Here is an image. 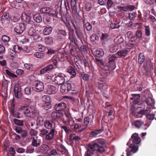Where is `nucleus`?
<instances>
[{"mask_svg":"<svg viewBox=\"0 0 156 156\" xmlns=\"http://www.w3.org/2000/svg\"><path fill=\"white\" fill-rule=\"evenodd\" d=\"M14 123L17 125L19 126H23V121L22 120H20L17 119H15L13 120Z\"/></svg>","mask_w":156,"mask_h":156,"instance_id":"47","label":"nucleus"},{"mask_svg":"<svg viewBox=\"0 0 156 156\" xmlns=\"http://www.w3.org/2000/svg\"><path fill=\"white\" fill-rule=\"evenodd\" d=\"M1 21L2 25L5 27H7L10 22L9 14L8 13H4L1 17Z\"/></svg>","mask_w":156,"mask_h":156,"instance_id":"7","label":"nucleus"},{"mask_svg":"<svg viewBox=\"0 0 156 156\" xmlns=\"http://www.w3.org/2000/svg\"><path fill=\"white\" fill-rule=\"evenodd\" d=\"M36 122L37 125L43 126L44 123V118L41 116H38L37 118Z\"/></svg>","mask_w":156,"mask_h":156,"instance_id":"22","label":"nucleus"},{"mask_svg":"<svg viewBox=\"0 0 156 156\" xmlns=\"http://www.w3.org/2000/svg\"><path fill=\"white\" fill-rule=\"evenodd\" d=\"M74 87L73 83L71 81H69L61 85V91L63 93L67 94L70 90H75Z\"/></svg>","mask_w":156,"mask_h":156,"instance_id":"5","label":"nucleus"},{"mask_svg":"<svg viewBox=\"0 0 156 156\" xmlns=\"http://www.w3.org/2000/svg\"><path fill=\"white\" fill-rule=\"evenodd\" d=\"M109 38L108 34L105 33H102L101 35V39L103 41H107Z\"/></svg>","mask_w":156,"mask_h":156,"instance_id":"57","label":"nucleus"},{"mask_svg":"<svg viewBox=\"0 0 156 156\" xmlns=\"http://www.w3.org/2000/svg\"><path fill=\"white\" fill-rule=\"evenodd\" d=\"M115 68V64H109L108 63L106 66H104V69L105 70L112 71Z\"/></svg>","mask_w":156,"mask_h":156,"instance_id":"20","label":"nucleus"},{"mask_svg":"<svg viewBox=\"0 0 156 156\" xmlns=\"http://www.w3.org/2000/svg\"><path fill=\"white\" fill-rule=\"evenodd\" d=\"M94 119V116L91 114L88 115V124L90 123V125H92L93 124V122Z\"/></svg>","mask_w":156,"mask_h":156,"instance_id":"59","label":"nucleus"},{"mask_svg":"<svg viewBox=\"0 0 156 156\" xmlns=\"http://www.w3.org/2000/svg\"><path fill=\"white\" fill-rule=\"evenodd\" d=\"M119 49L118 46L116 44H111L109 47V51L112 53L116 52Z\"/></svg>","mask_w":156,"mask_h":156,"instance_id":"25","label":"nucleus"},{"mask_svg":"<svg viewBox=\"0 0 156 156\" xmlns=\"http://www.w3.org/2000/svg\"><path fill=\"white\" fill-rule=\"evenodd\" d=\"M99 143L100 144L96 142L92 144H88V153H89V148L93 151H94L95 149H96L98 152L101 153H102L105 152V150L102 145L104 142L101 141L99 142ZM88 156H91V155L88 154Z\"/></svg>","mask_w":156,"mask_h":156,"instance_id":"4","label":"nucleus"},{"mask_svg":"<svg viewBox=\"0 0 156 156\" xmlns=\"http://www.w3.org/2000/svg\"><path fill=\"white\" fill-rule=\"evenodd\" d=\"M145 102L148 105H152L153 103V99L149 97L145 100Z\"/></svg>","mask_w":156,"mask_h":156,"instance_id":"51","label":"nucleus"},{"mask_svg":"<svg viewBox=\"0 0 156 156\" xmlns=\"http://www.w3.org/2000/svg\"><path fill=\"white\" fill-rule=\"evenodd\" d=\"M104 131V130L102 129L93 130L90 133V137L95 136L103 132Z\"/></svg>","mask_w":156,"mask_h":156,"instance_id":"21","label":"nucleus"},{"mask_svg":"<svg viewBox=\"0 0 156 156\" xmlns=\"http://www.w3.org/2000/svg\"><path fill=\"white\" fill-rule=\"evenodd\" d=\"M127 37L129 39H135V37L133 36V32L131 31H128L127 33Z\"/></svg>","mask_w":156,"mask_h":156,"instance_id":"54","label":"nucleus"},{"mask_svg":"<svg viewBox=\"0 0 156 156\" xmlns=\"http://www.w3.org/2000/svg\"><path fill=\"white\" fill-rule=\"evenodd\" d=\"M76 0H71V7L72 10L76 12L77 6H76Z\"/></svg>","mask_w":156,"mask_h":156,"instance_id":"31","label":"nucleus"},{"mask_svg":"<svg viewBox=\"0 0 156 156\" xmlns=\"http://www.w3.org/2000/svg\"><path fill=\"white\" fill-rule=\"evenodd\" d=\"M31 145L32 146L37 147L40 146L41 143V140L40 137L38 136L32 137L31 138Z\"/></svg>","mask_w":156,"mask_h":156,"instance_id":"10","label":"nucleus"},{"mask_svg":"<svg viewBox=\"0 0 156 156\" xmlns=\"http://www.w3.org/2000/svg\"><path fill=\"white\" fill-rule=\"evenodd\" d=\"M36 31L34 27H31L29 30L28 34L31 36H34L36 34Z\"/></svg>","mask_w":156,"mask_h":156,"instance_id":"42","label":"nucleus"},{"mask_svg":"<svg viewBox=\"0 0 156 156\" xmlns=\"http://www.w3.org/2000/svg\"><path fill=\"white\" fill-rule=\"evenodd\" d=\"M145 33L146 36L147 37H149L151 35L150 28L149 26H145Z\"/></svg>","mask_w":156,"mask_h":156,"instance_id":"37","label":"nucleus"},{"mask_svg":"<svg viewBox=\"0 0 156 156\" xmlns=\"http://www.w3.org/2000/svg\"><path fill=\"white\" fill-rule=\"evenodd\" d=\"M85 8L86 11H84L83 13V21L84 24V28H85L86 30H88V25H87V24L88 23V18L87 17V11L88 10V8L87 5H85Z\"/></svg>","mask_w":156,"mask_h":156,"instance_id":"13","label":"nucleus"},{"mask_svg":"<svg viewBox=\"0 0 156 156\" xmlns=\"http://www.w3.org/2000/svg\"><path fill=\"white\" fill-rule=\"evenodd\" d=\"M45 41L46 44L51 45L53 43V39L50 36H48L45 38Z\"/></svg>","mask_w":156,"mask_h":156,"instance_id":"34","label":"nucleus"},{"mask_svg":"<svg viewBox=\"0 0 156 156\" xmlns=\"http://www.w3.org/2000/svg\"><path fill=\"white\" fill-rule=\"evenodd\" d=\"M44 55V54L43 52H36L34 54V56L38 58H42Z\"/></svg>","mask_w":156,"mask_h":156,"instance_id":"50","label":"nucleus"},{"mask_svg":"<svg viewBox=\"0 0 156 156\" xmlns=\"http://www.w3.org/2000/svg\"><path fill=\"white\" fill-rule=\"evenodd\" d=\"M143 1L146 4L150 6L154 4V0H143Z\"/></svg>","mask_w":156,"mask_h":156,"instance_id":"56","label":"nucleus"},{"mask_svg":"<svg viewBox=\"0 0 156 156\" xmlns=\"http://www.w3.org/2000/svg\"><path fill=\"white\" fill-rule=\"evenodd\" d=\"M95 54V58L100 59L104 56V52L102 49L98 48L96 50Z\"/></svg>","mask_w":156,"mask_h":156,"instance_id":"19","label":"nucleus"},{"mask_svg":"<svg viewBox=\"0 0 156 156\" xmlns=\"http://www.w3.org/2000/svg\"><path fill=\"white\" fill-rule=\"evenodd\" d=\"M13 49L15 52L19 53L22 51V48L19 46L18 45L16 44L13 46Z\"/></svg>","mask_w":156,"mask_h":156,"instance_id":"45","label":"nucleus"},{"mask_svg":"<svg viewBox=\"0 0 156 156\" xmlns=\"http://www.w3.org/2000/svg\"><path fill=\"white\" fill-rule=\"evenodd\" d=\"M34 152V149L32 146H28L26 149V153H32Z\"/></svg>","mask_w":156,"mask_h":156,"instance_id":"43","label":"nucleus"},{"mask_svg":"<svg viewBox=\"0 0 156 156\" xmlns=\"http://www.w3.org/2000/svg\"><path fill=\"white\" fill-rule=\"evenodd\" d=\"M66 104L63 102L56 104L55 106V108L57 111H64L66 108Z\"/></svg>","mask_w":156,"mask_h":156,"instance_id":"12","label":"nucleus"},{"mask_svg":"<svg viewBox=\"0 0 156 156\" xmlns=\"http://www.w3.org/2000/svg\"><path fill=\"white\" fill-rule=\"evenodd\" d=\"M42 150L40 151H42L45 153H48L50 151V148L48 145L46 144H43L41 146Z\"/></svg>","mask_w":156,"mask_h":156,"instance_id":"30","label":"nucleus"},{"mask_svg":"<svg viewBox=\"0 0 156 156\" xmlns=\"http://www.w3.org/2000/svg\"><path fill=\"white\" fill-rule=\"evenodd\" d=\"M63 115V112L59 111H54L51 114V117L53 120L59 119Z\"/></svg>","mask_w":156,"mask_h":156,"instance_id":"11","label":"nucleus"},{"mask_svg":"<svg viewBox=\"0 0 156 156\" xmlns=\"http://www.w3.org/2000/svg\"><path fill=\"white\" fill-rule=\"evenodd\" d=\"M34 19L37 23H41L42 21V18L39 13H37L34 15Z\"/></svg>","mask_w":156,"mask_h":156,"instance_id":"28","label":"nucleus"},{"mask_svg":"<svg viewBox=\"0 0 156 156\" xmlns=\"http://www.w3.org/2000/svg\"><path fill=\"white\" fill-rule=\"evenodd\" d=\"M5 73L8 75V76L10 77L13 78H16L17 77V76L12 73L11 72L7 69H5Z\"/></svg>","mask_w":156,"mask_h":156,"instance_id":"49","label":"nucleus"},{"mask_svg":"<svg viewBox=\"0 0 156 156\" xmlns=\"http://www.w3.org/2000/svg\"><path fill=\"white\" fill-rule=\"evenodd\" d=\"M55 83L58 85H62L65 82L64 78L61 76H57L55 78Z\"/></svg>","mask_w":156,"mask_h":156,"instance_id":"15","label":"nucleus"},{"mask_svg":"<svg viewBox=\"0 0 156 156\" xmlns=\"http://www.w3.org/2000/svg\"><path fill=\"white\" fill-rule=\"evenodd\" d=\"M141 139L139 136L138 134L135 133L132 135L131 138L129 139L127 145H128L129 143H132L129 145V148L130 149H127L126 151L127 156H130L133 153L136 152L138 150V144L141 142Z\"/></svg>","mask_w":156,"mask_h":156,"instance_id":"1","label":"nucleus"},{"mask_svg":"<svg viewBox=\"0 0 156 156\" xmlns=\"http://www.w3.org/2000/svg\"><path fill=\"white\" fill-rule=\"evenodd\" d=\"M24 66L27 69L33 70V69L34 66L31 64L25 63Z\"/></svg>","mask_w":156,"mask_h":156,"instance_id":"48","label":"nucleus"},{"mask_svg":"<svg viewBox=\"0 0 156 156\" xmlns=\"http://www.w3.org/2000/svg\"><path fill=\"white\" fill-rule=\"evenodd\" d=\"M15 97L18 99H20L22 96L21 93V88L19 86H16L14 89Z\"/></svg>","mask_w":156,"mask_h":156,"instance_id":"14","label":"nucleus"},{"mask_svg":"<svg viewBox=\"0 0 156 156\" xmlns=\"http://www.w3.org/2000/svg\"><path fill=\"white\" fill-rule=\"evenodd\" d=\"M44 124V127L47 129H51L52 126V124L48 120L45 121Z\"/></svg>","mask_w":156,"mask_h":156,"instance_id":"41","label":"nucleus"},{"mask_svg":"<svg viewBox=\"0 0 156 156\" xmlns=\"http://www.w3.org/2000/svg\"><path fill=\"white\" fill-rule=\"evenodd\" d=\"M24 92L27 95H29L31 94V87H27L24 89Z\"/></svg>","mask_w":156,"mask_h":156,"instance_id":"64","label":"nucleus"},{"mask_svg":"<svg viewBox=\"0 0 156 156\" xmlns=\"http://www.w3.org/2000/svg\"><path fill=\"white\" fill-rule=\"evenodd\" d=\"M127 50H124L118 51L116 54L121 58H124L128 52Z\"/></svg>","mask_w":156,"mask_h":156,"instance_id":"23","label":"nucleus"},{"mask_svg":"<svg viewBox=\"0 0 156 156\" xmlns=\"http://www.w3.org/2000/svg\"><path fill=\"white\" fill-rule=\"evenodd\" d=\"M70 137L73 140L77 141L80 139V138L79 136H75L73 134H70L69 135Z\"/></svg>","mask_w":156,"mask_h":156,"instance_id":"63","label":"nucleus"},{"mask_svg":"<svg viewBox=\"0 0 156 156\" xmlns=\"http://www.w3.org/2000/svg\"><path fill=\"white\" fill-rule=\"evenodd\" d=\"M33 39L36 42H40L42 41V37L39 34H36L33 37Z\"/></svg>","mask_w":156,"mask_h":156,"instance_id":"38","label":"nucleus"},{"mask_svg":"<svg viewBox=\"0 0 156 156\" xmlns=\"http://www.w3.org/2000/svg\"><path fill=\"white\" fill-rule=\"evenodd\" d=\"M148 14L146 11L143 10L142 12V16L141 21L144 22H146L147 19L148 18L147 17Z\"/></svg>","mask_w":156,"mask_h":156,"instance_id":"33","label":"nucleus"},{"mask_svg":"<svg viewBox=\"0 0 156 156\" xmlns=\"http://www.w3.org/2000/svg\"><path fill=\"white\" fill-rule=\"evenodd\" d=\"M114 41L116 43L120 44L123 42L124 41V39L122 36L119 37H117L115 38Z\"/></svg>","mask_w":156,"mask_h":156,"instance_id":"39","label":"nucleus"},{"mask_svg":"<svg viewBox=\"0 0 156 156\" xmlns=\"http://www.w3.org/2000/svg\"><path fill=\"white\" fill-rule=\"evenodd\" d=\"M148 112V111L147 109L141 110L137 113L136 116V118H141L142 117L143 115H146Z\"/></svg>","mask_w":156,"mask_h":156,"instance_id":"24","label":"nucleus"},{"mask_svg":"<svg viewBox=\"0 0 156 156\" xmlns=\"http://www.w3.org/2000/svg\"><path fill=\"white\" fill-rule=\"evenodd\" d=\"M47 92L49 94H54L56 91V88L54 86L51 84L48 85L47 86Z\"/></svg>","mask_w":156,"mask_h":156,"instance_id":"16","label":"nucleus"},{"mask_svg":"<svg viewBox=\"0 0 156 156\" xmlns=\"http://www.w3.org/2000/svg\"><path fill=\"white\" fill-rule=\"evenodd\" d=\"M19 110L25 116L30 118L34 117L37 114L36 108L34 106L28 107L23 106L20 108Z\"/></svg>","mask_w":156,"mask_h":156,"instance_id":"2","label":"nucleus"},{"mask_svg":"<svg viewBox=\"0 0 156 156\" xmlns=\"http://www.w3.org/2000/svg\"><path fill=\"white\" fill-rule=\"evenodd\" d=\"M40 135L41 136L46 135L48 132V131L45 129H39Z\"/></svg>","mask_w":156,"mask_h":156,"instance_id":"53","label":"nucleus"},{"mask_svg":"<svg viewBox=\"0 0 156 156\" xmlns=\"http://www.w3.org/2000/svg\"><path fill=\"white\" fill-rule=\"evenodd\" d=\"M73 26L76 31V34L77 37L82 41L83 39V36L80 29L79 28L77 27L76 26L73 24Z\"/></svg>","mask_w":156,"mask_h":156,"instance_id":"18","label":"nucleus"},{"mask_svg":"<svg viewBox=\"0 0 156 156\" xmlns=\"http://www.w3.org/2000/svg\"><path fill=\"white\" fill-rule=\"evenodd\" d=\"M145 61V56L143 53L139 54L138 56V62L141 65Z\"/></svg>","mask_w":156,"mask_h":156,"instance_id":"27","label":"nucleus"},{"mask_svg":"<svg viewBox=\"0 0 156 156\" xmlns=\"http://www.w3.org/2000/svg\"><path fill=\"white\" fill-rule=\"evenodd\" d=\"M57 132L55 129H52L46 135L45 139L47 140H51L54 137L55 133Z\"/></svg>","mask_w":156,"mask_h":156,"instance_id":"17","label":"nucleus"},{"mask_svg":"<svg viewBox=\"0 0 156 156\" xmlns=\"http://www.w3.org/2000/svg\"><path fill=\"white\" fill-rule=\"evenodd\" d=\"M33 89L37 92L43 91L44 88V86L43 82L39 81H36L33 83Z\"/></svg>","mask_w":156,"mask_h":156,"instance_id":"6","label":"nucleus"},{"mask_svg":"<svg viewBox=\"0 0 156 156\" xmlns=\"http://www.w3.org/2000/svg\"><path fill=\"white\" fill-rule=\"evenodd\" d=\"M52 30V28L51 27H47L44 30L43 33L44 35H49L51 33Z\"/></svg>","mask_w":156,"mask_h":156,"instance_id":"36","label":"nucleus"},{"mask_svg":"<svg viewBox=\"0 0 156 156\" xmlns=\"http://www.w3.org/2000/svg\"><path fill=\"white\" fill-rule=\"evenodd\" d=\"M136 41L135 40H130L126 43V45L127 47H133L136 44Z\"/></svg>","mask_w":156,"mask_h":156,"instance_id":"32","label":"nucleus"},{"mask_svg":"<svg viewBox=\"0 0 156 156\" xmlns=\"http://www.w3.org/2000/svg\"><path fill=\"white\" fill-rule=\"evenodd\" d=\"M110 27L112 29L118 28H119L120 26L116 23H112L110 26Z\"/></svg>","mask_w":156,"mask_h":156,"instance_id":"62","label":"nucleus"},{"mask_svg":"<svg viewBox=\"0 0 156 156\" xmlns=\"http://www.w3.org/2000/svg\"><path fill=\"white\" fill-rule=\"evenodd\" d=\"M42 101L44 102L50 103L51 99L50 96L48 95H44L42 97Z\"/></svg>","mask_w":156,"mask_h":156,"instance_id":"40","label":"nucleus"},{"mask_svg":"<svg viewBox=\"0 0 156 156\" xmlns=\"http://www.w3.org/2000/svg\"><path fill=\"white\" fill-rule=\"evenodd\" d=\"M116 57L115 55H113L111 56L108 59L109 61L108 63L109 64L114 63L115 62V60L116 58Z\"/></svg>","mask_w":156,"mask_h":156,"instance_id":"52","label":"nucleus"},{"mask_svg":"<svg viewBox=\"0 0 156 156\" xmlns=\"http://www.w3.org/2000/svg\"><path fill=\"white\" fill-rule=\"evenodd\" d=\"M133 125L135 127L139 129L144 125V122L141 120H137L135 121L133 123Z\"/></svg>","mask_w":156,"mask_h":156,"instance_id":"26","label":"nucleus"},{"mask_svg":"<svg viewBox=\"0 0 156 156\" xmlns=\"http://www.w3.org/2000/svg\"><path fill=\"white\" fill-rule=\"evenodd\" d=\"M135 39H138L140 40L143 39L142 33V31L140 30H137L135 35Z\"/></svg>","mask_w":156,"mask_h":156,"instance_id":"29","label":"nucleus"},{"mask_svg":"<svg viewBox=\"0 0 156 156\" xmlns=\"http://www.w3.org/2000/svg\"><path fill=\"white\" fill-rule=\"evenodd\" d=\"M99 39L98 37L95 34H93L90 37V40L91 41H95Z\"/></svg>","mask_w":156,"mask_h":156,"instance_id":"55","label":"nucleus"},{"mask_svg":"<svg viewBox=\"0 0 156 156\" xmlns=\"http://www.w3.org/2000/svg\"><path fill=\"white\" fill-rule=\"evenodd\" d=\"M148 19L152 23H155L156 22V18L154 16L152 15H150Z\"/></svg>","mask_w":156,"mask_h":156,"instance_id":"60","label":"nucleus"},{"mask_svg":"<svg viewBox=\"0 0 156 156\" xmlns=\"http://www.w3.org/2000/svg\"><path fill=\"white\" fill-rule=\"evenodd\" d=\"M40 106L44 107L45 108H49L51 107V105L50 103H48L47 102H44V103L42 104L40 103L39 104Z\"/></svg>","mask_w":156,"mask_h":156,"instance_id":"58","label":"nucleus"},{"mask_svg":"<svg viewBox=\"0 0 156 156\" xmlns=\"http://www.w3.org/2000/svg\"><path fill=\"white\" fill-rule=\"evenodd\" d=\"M2 40L4 42H8L10 40V38L6 35H3L2 37Z\"/></svg>","mask_w":156,"mask_h":156,"instance_id":"61","label":"nucleus"},{"mask_svg":"<svg viewBox=\"0 0 156 156\" xmlns=\"http://www.w3.org/2000/svg\"><path fill=\"white\" fill-rule=\"evenodd\" d=\"M137 13L136 12H133L129 13V20H133L137 16Z\"/></svg>","mask_w":156,"mask_h":156,"instance_id":"46","label":"nucleus"},{"mask_svg":"<svg viewBox=\"0 0 156 156\" xmlns=\"http://www.w3.org/2000/svg\"><path fill=\"white\" fill-rule=\"evenodd\" d=\"M131 96L130 99L133 100V104L135 105L138 104V106L137 107V108H140V106H142L143 104L139 103L140 101V96L139 94H133L131 95Z\"/></svg>","mask_w":156,"mask_h":156,"instance_id":"8","label":"nucleus"},{"mask_svg":"<svg viewBox=\"0 0 156 156\" xmlns=\"http://www.w3.org/2000/svg\"><path fill=\"white\" fill-rule=\"evenodd\" d=\"M51 9L49 7L43 8L40 10V12L43 13H48L51 12Z\"/></svg>","mask_w":156,"mask_h":156,"instance_id":"44","label":"nucleus"},{"mask_svg":"<svg viewBox=\"0 0 156 156\" xmlns=\"http://www.w3.org/2000/svg\"><path fill=\"white\" fill-rule=\"evenodd\" d=\"M59 61V57L58 56L53 57L51 59V61L54 64V66L50 64L41 69L40 71L41 75L44 74L50 71L51 69L57 67L58 62Z\"/></svg>","mask_w":156,"mask_h":156,"instance_id":"3","label":"nucleus"},{"mask_svg":"<svg viewBox=\"0 0 156 156\" xmlns=\"http://www.w3.org/2000/svg\"><path fill=\"white\" fill-rule=\"evenodd\" d=\"M26 28V26L25 24L17 23L16 24V27L14 28V30L17 33L21 34Z\"/></svg>","mask_w":156,"mask_h":156,"instance_id":"9","label":"nucleus"},{"mask_svg":"<svg viewBox=\"0 0 156 156\" xmlns=\"http://www.w3.org/2000/svg\"><path fill=\"white\" fill-rule=\"evenodd\" d=\"M67 72L69 73L72 74L73 77L75 76L76 74V72L75 69L72 66L69 67Z\"/></svg>","mask_w":156,"mask_h":156,"instance_id":"35","label":"nucleus"}]
</instances>
